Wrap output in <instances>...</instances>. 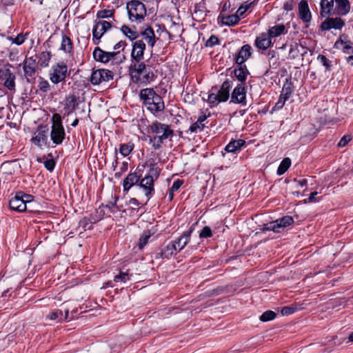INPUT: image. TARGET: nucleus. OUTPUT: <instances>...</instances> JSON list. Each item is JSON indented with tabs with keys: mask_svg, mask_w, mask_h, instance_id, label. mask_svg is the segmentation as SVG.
<instances>
[{
	"mask_svg": "<svg viewBox=\"0 0 353 353\" xmlns=\"http://www.w3.org/2000/svg\"><path fill=\"white\" fill-rule=\"evenodd\" d=\"M192 232V230L190 229L188 231L183 232L181 236L176 239L174 241H172L174 244H175V247L178 252L183 249L185 246L188 243L190 239Z\"/></svg>",
	"mask_w": 353,
	"mask_h": 353,
	"instance_id": "b1692460",
	"label": "nucleus"
},
{
	"mask_svg": "<svg viewBox=\"0 0 353 353\" xmlns=\"http://www.w3.org/2000/svg\"><path fill=\"white\" fill-rule=\"evenodd\" d=\"M130 72L132 79L137 83H148L154 78L153 72L148 70L143 61L131 63Z\"/></svg>",
	"mask_w": 353,
	"mask_h": 353,
	"instance_id": "39448f33",
	"label": "nucleus"
},
{
	"mask_svg": "<svg viewBox=\"0 0 353 353\" xmlns=\"http://www.w3.org/2000/svg\"><path fill=\"white\" fill-rule=\"evenodd\" d=\"M348 340L350 342H353V332L349 335Z\"/></svg>",
	"mask_w": 353,
	"mask_h": 353,
	"instance_id": "774afa93",
	"label": "nucleus"
},
{
	"mask_svg": "<svg viewBox=\"0 0 353 353\" xmlns=\"http://www.w3.org/2000/svg\"><path fill=\"white\" fill-rule=\"evenodd\" d=\"M114 78V73L109 70L98 69L92 71L90 82L92 85H99L103 82H108Z\"/></svg>",
	"mask_w": 353,
	"mask_h": 353,
	"instance_id": "f8f14e48",
	"label": "nucleus"
},
{
	"mask_svg": "<svg viewBox=\"0 0 353 353\" xmlns=\"http://www.w3.org/2000/svg\"><path fill=\"white\" fill-rule=\"evenodd\" d=\"M205 125L203 123H199V121H196L192 123L189 128V130L192 132H197L203 130Z\"/></svg>",
	"mask_w": 353,
	"mask_h": 353,
	"instance_id": "a18cd8bd",
	"label": "nucleus"
},
{
	"mask_svg": "<svg viewBox=\"0 0 353 353\" xmlns=\"http://www.w3.org/2000/svg\"><path fill=\"white\" fill-rule=\"evenodd\" d=\"M299 17L306 24H309L312 20V13L310 12L307 1L301 0L298 6Z\"/></svg>",
	"mask_w": 353,
	"mask_h": 353,
	"instance_id": "6ab92c4d",
	"label": "nucleus"
},
{
	"mask_svg": "<svg viewBox=\"0 0 353 353\" xmlns=\"http://www.w3.org/2000/svg\"><path fill=\"white\" fill-rule=\"evenodd\" d=\"M112 25L110 22L99 20L95 21L94 25L92 28V41L94 45H99L101 37L104 34L110 29H111Z\"/></svg>",
	"mask_w": 353,
	"mask_h": 353,
	"instance_id": "9b49d317",
	"label": "nucleus"
},
{
	"mask_svg": "<svg viewBox=\"0 0 353 353\" xmlns=\"http://www.w3.org/2000/svg\"><path fill=\"white\" fill-rule=\"evenodd\" d=\"M134 148V144L132 143L121 144L119 151L120 153L123 156L126 157L129 155Z\"/></svg>",
	"mask_w": 353,
	"mask_h": 353,
	"instance_id": "f704fd0d",
	"label": "nucleus"
},
{
	"mask_svg": "<svg viewBox=\"0 0 353 353\" xmlns=\"http://www.w3.org/2000/svg\"><path fill=\"white\" fill-rule=\"evenodd\" d=\"M117 200H118V197H114L113 201L109 202V203L105 205V208H110L112 212H114L115 211L114 210H112V208L114 207L117 208Z\"/></svg>",
	"mask_w": 353,
	"mask_h": 353,
	"instance_id": "4d7b16f0",
	"label": "nucleus"
},
{
	"mask_svg": "<svg viewBox=\"0 0 353 353\" xmlns=\"http://www.w3.org/2000/svg\"><path fill=\"white\" fill-rule=\"evenodd\" d=\"M317 59L325 67L326 70H329L330 68V61L325 55L319 54Z\"/></svg>",
	"mask_w": 353,
	"mask_h": 353,
	"instance_id": "de8ad7c7",
	"label": "nucleus"
},
{
	"mask_svg": "<svg viewBox=\"0 0 353 353\" xmlns=\"http://www.w3.org/2000/svg\"><path fill=\"white\" fill-rule=\"evenodd\" d=\"M285 32V27L283 24L274 26L270 28L268 35L272 37H276Z\"/></svg>",
	"mask_w": 353,
	"mask_h": 353,
	"instance_id": "7c9ffc66",
	"label": "nucleus"
},
{
	"mask_svg": "<svg viewBox=\"0 0 353 353\" xmlns=\"http://www.w3.org/2000/svg\"><path fill=\"white\" fill-rule=\"evenodd\" d=\"M182 184L183 181L178 179L173 183L170 189L172 192H176L179 190Z\"/></svg>",
	"mask_w": 353,
	"mask_h": 353,
	"instance_id": "5fc2aeb1",
	"label": "nucleus"
},
{
	"mask_svg": "<svg viewBox=\"0 0 353 353\" xmlns=\"http://www.w3.org/2000/svg\"><path fill=\"white\" fill-rule=\"evenodd\" d=\"M125 46V41H121L114 46V50H116L121 49L123 50L124 49Z\"/></svg>",
	"mask_w": 353,
	"mask_h": 353,
	"instance_id": "052dcab7",
	"label": "nucleus"
},
{
	"mask_svg": "<svg viewBox=\"0 0 353 353\" xmlns=\"http://www.w3.org/2000/svg\"><path fill=\"white\" fill-rule=\"evenodd\" d=\"M212 236V230L210 227H204L199 234L200 238H208Z\"/></svg>",
	"mask_w": 353,
	"mask_h": 353,
	"instance_id": "09e8293b",
	"label": "nucleus"
},
{
	"mask_svg": "<svg viewBox=\"0 0 353 353\" xmlns=\"http://www.w3.org/2000/svg\"><path fill=\"white\" fill-rule=\"evenodd\" d=\"M37 58L34 57L26 58L23 62V71L27 81H29V77H32L36 72Z\"/></svg>",
	"mask_w": 353,
	"mask_h": 353,
	"instance_id": "aec40b11",
	"label": "nucleus"
},
{
	"mask_svg": "<svg viewBox=\"0 0 353 353\" xmlns=\"http://www.w3.org/2000/svg\"><path fill=\"white\" fill-rule=\"evenodd\" d=\"M19 193H21V196H23V200L24 201V203H26V206L28 207V210L32 212V210L31 209V205H32V203L33 202V196L30 195V194H24L21 192H19Z\"/></svg>",
	"mask_w": 353,
	"mask_h": 353,
	"instance_id": "79ce46f5",
	"label": "nucleus"
},
{
	"mask_svg": "<svg viewBox=\"0 0 353 353\" xmlns=\"http://www.w3.org/2000/svg\"><path fill=\"white\" fill-rule=\"evenodd\" d=\"M294 222L293 218L290 216H285L274 221L263 225V231H273L274 232H282L287 226Z\"/></svg>",
	"mask_w": 353,
	"mask_h": 353,
	"instance_id": "9d476101",
	"label": "nucleus"
},
{
	"mask_svg": "<svg viewBox=\"0 0 353 353\" xmlns=\"http://www.w3.org/2000/svg\"><path fill=\"white\" fill-rule=\"evenodd\" d=\"M148 132L150 134V143L152 145L154 150L159 149L163 142L174 134L173 130L168 124L157 121L152 122L148 126Z\"/></svg>",
	"mask_w": 353,
	"mask_h": 353,
	"instance_id": "f03ea898",
	"label": "nucleus"
},
{
	"mask_svg": "<svg viewBox=\"0 0 353 353\" xmlns=\"http://www.w3.org/2000/svg\"><path fill=\"white\" fill-rule=\"evenodd\" d=\"M68 75V66L64 63L52 65L49 73V79L52 83L57 84L64 81Z\"/></svg>",
	"mask_w": 353,
	"mask_h": 353,
	"instance_id": "1a4fd4ad",
	"label": "nucleus"
},
{
	"mask_svg": "<svg viewBox=\"0 0 353 353\" xmlns=\"http://www.w3.org/2000/svg\"><path fill=\"white\" fill-rule=\"evenodd\" d=\"M320 6L322 17L345 16L350 12L351 9L349 0H321Z\"/></svg>",
	"mask_w": 353,
	"mask_h": 353,
	"instance_id": "7ed1b4c3",
	"label": "nucleus"
},
{
	"mask_svg": "<svg viewBox=\"0 0 353 353\" xmlns=\"http://www.w3.org/2000/svg\"><path fill=\"white\" fill-rule=\"evenodd\" d=\"M126 9L131 22L141 23L143 21L147 12L143 3L139 0L130 1L126 4Z\"/></svg>",
	"mask_w": 353,
	"mask_h": 353,
	"instance_id": "423d86ee",
	"label": "nucleus"
},
{
	"mask_svg": "<svg viewBox=\"0 0 353 353\" xmlns=\"http://www.w3.org/2000/svg\"><path fill=\"white\" fill-rule=\"evenodd\" d=\"M52 120L51 139L56 145L61 144L65 136V130L62 125L61 117L56 113L53 114Z\"/></svg>",
	"mask_w": 353,
	"mask_h": 353,
	"instance_id": "0eeeda50",
	"label": "nucleus"
},
{
	"mask_svg": "<svg viewBox=\"0 0 353 353\" xmlns=\"http://www.w3.org/2000/svg\"><path fill=\"white\" fill-rule=\"evenodd\" d=\"M145 50V43L143 40H137L134 41L131 52V63L142 61Z\"/></svg>",
	"mask_w": 353,
	"mask_h": 353,
	"instance_id": "dca6fc26",
	"label": "nucleus"
},
{
	"mask_svg": "<svg viewBox=\"0 0 353 353\" xmlns=\"http://www.w3.org/2000/svg\"><path fill=\"white\" fill-rule=\"evenodd\" d=\"M130 203L133 205H139V201L137 199H131L130 200Z\"/></svg>",
	"mask_w": 353,
	"mask_h": 353,
	"instance_id": "69168bd1",
	"label": "nucleus"
},
{
	"mask_svg": "<svg viewBox=\"0 0 353 353\" xmlns=\"http://www.w3.org/2000/svg\"><path fill=\"white\" fill-rule=\"evenodd\" d=\"M219 43V39L216 36H211L207 41V46H213Z\"/></svg>",
	"mask_w": 353,
	"mask_h": 353,
	"instance_id": "6e6d98bb",
	"label": "nucleus"
},
{
	"mask_svg": "<svg viewBox=\"0 0 353 353\" xmlns=\"http://www.w3.org/2000/svg\"><path fill=\"white\" fill-rule=\"evenodd\" d=\"M276 316V314L272 310H267L260 316V320L263 322H267L274 319Z\"/></svg>",
	"mask_w": 353,
	"mask_h": 353,
	"instance_id": "ea45409f",
	"label": "nucleus"
},
{
	"mask_svg": "<svg viewBox=\"0 0 353 353\" xmlns=\"http://www.w3.org/2000/svg\"><path fill=\"white\" fill-rule=\"evenodd\" d=\"M26 39V35L23 34L22 33L19 34L15 38H12L11 37H8L9 40L12 41L13 43H15L18 46L22 44L25 41Z\"/></svg>",
	"mask_w": 353,
	"mask_h": 353,
	"instance_id": "c03bdc74",
	"label": "nucleus"
},
{
	"mask_svg": "<svg viewBox=\"0 0 353 353\" xmlns=\"http://www.w3.org/2000/svg\"><path fill=\"white\" fill-rule=\"evenodd\" d=\"M245 141L242 139L231 141L225 148L228 152H236L238 150L244 145Z\"/></svg>",
	"mask_w": 353,
	"mask_h": 353,
	"instance_id": "c756f323",
	"label": "nucleus"
},
{
	"mask_svg": "<svg viewBox=\"0 0 353 353\" xmlns=\"http://www.w3.org/2000/svg\"><path fill=\"white\" fill-rule=\"evenodd\" d=\"M73 43L71 39L65 34H62L60 50L65 53H70L72 51Z\"/></svg>",
	"mask_w": 353,
	"mask_h": 353,
	"instance_id": "c85d7f7f",
	"label": "nucleus"
},
{
	"mask_svg": "<svg viewBox=\"0 0 353 353\" xmlns=\"http://www.w3.org/2000/svg\"><path fill=\"white\" fill-rule=\"evenodd\" d=\"M141 36L142 38L141 40H145L150 47L152 48L154 46L157 38L156 37L155 33L151 27H148L142 31Z\"/></svg>",
	"mask_w": 353,
	"mask_h": 353,
	"instance_id": "393cba45",
	"label": "nucleus"
},
{
	"mask_svg": "<svg viewBox=\"0 0 353 353\" xmlns=\"http://www.w3.org/2000/svg\"><path fill=\"white\" fill-rule=\"evenodd\" d=\"M294 87L291 82H286L284 83L281 95L279 97V101L275 105V108L281 109L282 108L285 101L291 97L293 92Z\"/></svg>",
	"mask_w": 353,
	"mask_h": 353,
	"instance_id": "a211bd4d",
	"label": "nucleus"
},
{
	"mask_svg": "<svg viewBox=\"0 0 353 353\" xmlns=\"http://www.w3.org/2000/svg\"><path fill=\"white\" fill-rule=\"evenodd\" d=\"M51 58V54L50 52H42L40 54L39 61L41 67H46L48 65V63Z\"/></svg>",
	"mask_w": 353,
	"mask_h": 353,
	"instance_id": "e433bc0d",
	"label": "nucleus"
},
{
	"mask_svg": "<svg viewBox=\"0 0 353 353\" xmlns=\"http://www.w3.org/2000/svg\"><path fill=\"white\" fill-rule=\"evenodd\" d=\"M271 37L265 33L261 34L255 40L256 46L261 50H266L271 46Z\"/></svg>",
	"mask_w": 353,
	"mask_h": 353,
	"instance_id": "a878e982",
	"label": "nucleus"
},
{
	"mask_svg": "<svg viewBox=\"0 0 353 353\" xmlns=\"http://www.w3.org/2000/svg\"><path fill=\"white\" fill-rule=\"evenodd\" d=\"M345 25V21L341 19V16L336 17L327 16V19L321 23L320 28L323 31H329L332 29L341 30Z\"/></svg>",
	"mask_w": 353,
	"mask_h": 353,
	"instance_id": "4468645a",
	"label": "nucleus"
},
{
	"mask_svg": "<svg viewBox=\"0 0 353 353\" xmlns=\"http://www.w3.org/2000/svg\"><path fill=\"white\" fill-rule=\"evenodd\" d=\"M23 196H21V193H17L14 197L10 199L9 202L10 208L17 212H22L28 210L26 203L23 200Z\"/></svg>",
	"mask_w": 353,
	"mask_h": 353,
	"instance_id": "412c9836",
	"label": "nucleus"
},
{
	"mask_svg": "<svg viewBox=\"0 0 353 353\" xmlns=\"http://www.w3.org/2000/svg\"><path fill=\"white\" fill-rule=\"evenodd\" d=\"M140 98L144 106L152 114L162 112L165 108L161 97L152 88L142 89L140 92Z\"/></svg>",
	"mask_w": 353,
	"mask_h": 353,
	"instance_id": "20e7f679",
	"label": "nucleus"
},
{
	"mask_svg": "<svg viewBox=\"0 0 353 353\" xmlns=\"http://www.w3.org/2000/svg\"><path fill=\"white\" fill-rule=\"evenodd\" d=\"M319 194L318 192H312L307 199V201L305 200V203H312L317 201V199H316V196Z\"/></svg>",
	"mask_w": 353,
	"mask_h": 353,
	"instance_id": "13d9d810",
	"label": "nucleus"
},
{
	"mask_svg": "<svg viewBox=\"0 0 353 353\" xmlns=\"http://www.w3.org/2000/svg\"><path fill=\"white\" fill-rule=\"evenodd\" d=\"M234 74L236 79L241 83L244 82L248 75L250 74L245 65H237V68L234 70Z\"/></svg>",
	"mask_w": 353,
	"mask_h": 353,
	"instance_id": "cd10ccee",
	"label": "nucleus"
},
{
	"mask_svg": "<svg viewBox=\"0 0 353 353\" xmlns=\"http://www.w3.org/2000/svg\"><path fill=\"white\" fill-rule=\"evenodd\" d=\"M350 140H351V138H350V136H348V135H345V136H343V137L341 139L340 141H339V143H338V145H339V147H344V146H345V145L348 143V142H349Z\"/></svg>",
	"mask_w": 353,
	"mask_h": 353,
	"instance_id": "603ef678",
	"label": "nucleus"
},
{
	"mask_svg": "<svg viewBox=\"0 0 353 353\" xmlns=\"http://www.w3.org/2000/svg\"><path fill=\"white\" fill-rule=\"evenodd\" d=\"M178 252L173 241H170L156 254L157 259H169Z\"/></svg>",
	"mask_w": 353,
	"mask_h": 353,
	"instance_id": "4be33fe9",
	"label": "nucleus"
},
{
	"mask_svg": "<svg viewBox=\"0 0 353 353\" xmlns=\"http://www.w3.org/2000/svg\"><path fill=\"white\" fill-rule=\"evenodd\" d=\"M252 48L250 45L245 44L243 46L239 51L238 54L235 57V61L237 65H243V63L250 57Z\"/></svg>",
	"mask_w": 353,
	"mask_h": 353,
	"instance_id": "5701e85b",
	"label": "nucleus"
},
{
	"mask_svg": "<svg viewBox=\"0 0 353 353\" xmlns=\"http://www.w3.org/2000/svg\"><path fill=\"white\" fill-rule=\"evenodd\" d=\"M48 319L59 322L63 319V312L60 310H56L49 314Z\"/></svg>",
	"mask_w": 353,
	"mask_h": 353,
	"instance_id": "a19ab883",
	"label": "nucleus"
},
{
	"mask_svg": "<svg viewBox=\"0 0 353 353\" xmlns=\"http://www.w3.org/2000/svg\"><path fill=\"white\" fill-rule=\"evenodd\" d=\"M93 57L97 61L108 63L110 61H114L119 59V62H122L125 56L120 54V52H106L99 47H97L93 51Z\"/></svg>",
	"mask_w": 353,
	"mask_h": 353,
	"instance_id": "6e6552de",
	"label": "nucleus"
},
{
	"mask_svg": "<svg viewBox=\"0 0 353 353\" xmlns=\"http://www.w3.org/2000/svg\"><path fill=\"white\" fill-rule=\"evenodd\" d=\"M240 19L235 14L229 16L223 17L222 18V23L228 26H232L237 24Z\"/></svg>",
	"mask_w": 353,
	"mask_h": 353,
	"instance_id": "2f4dec72",
	"label": "nucleus"
},
{
	"mask_svg": "<svg viewBox=\"0 0 353 353\" xmlns=\"http://www.w3.org/2000/svg\"><path fill=\"white\" fill-rule=\"evenodd\" d=\"M253 3L254 2L248 3L246 1L241 6V7H244V8L248 10Z\"/></svg>",
	"mask_w": 353,
	"mask_h": 353,
	"instance_id": "e2e57ef3",
	"label": "nucleus"
},
{
	"mask_svg": "<svg viewBox=\"0 0 353 353\" xmlns=\"http://www.w3.org/2000/svg\"><path fill=\"white\" fill-rule=\"evenodd\" d=\"M48 128L46 125H39L31 139L32 142L39 148L47 144Z\"/></svg>",
	"mask_w": 353,
	"mask_h": 353,
	"instance_id": "2eb2a0df",
	"label": "nucleus"
},
{
	"mask_svg": "<svg viewBox=\"0 0 353 353\" xmlns=\"http://www.w3.org/2000/svg\"><path fill=\"white\" fill-rule=\"evenodd\" d=\"M152 236V233L150 231H144L143 234L139 239V248L143 249V247L148 243V239Z\"/></svg>",
	"mask_w": 353,
	"mask_h": 353,
	"instance_id": "4c0bfd02",
	"label": "nucleus"
},
{
	"mask_svg": "<svg viewBox=\"0 0 353 353\" xmlns=\"http://www.w3.org/2000/svg\"><path fill=\"white\" fill-rule=\"evenodd\" d=\"M281 312L283 315H290L295 312V308L285 306L281 309Z\"/></svg>",
	"mask_w": 353,
	"mask_h": 353,
	"instance_id": "3c124183",
	"label": "nucleus"
},
{
	"mask_svg": "<svg viewBox=\"0 0 353 353\" xmlns=\"http://www.w3.org/2000/svg\"><path fill=\"white\" fill-rule=\"evenodd\" d=\"M44 165L48 170L52 171L54 168L55 162L53 159H48L44 162Z\"/></svg>",
	"mask_w": 353,
	"mask_h": 353,
	"instance_id": "8fccbe9b",
	"label": "nucleus"
},
{
	"mask_svg": "<svg viewBox=\"0 0 353 353\" xmlns=\"http://www.w3.org/2000/svg\"><path fill=\"white\" fill-rule=\"evenodd\" d=\"M15 74L9 68H0V84L11 91L15 89Z\"/></svg>",
	"mask_w": 353,
	"mask_h": 353,
	"instance_id": "ddd939ff",
	"label": "nucleus"
},
{
	"mask_svg": "<svg viewBox=\"0 0 353 353\" xmlns=\"http://www.w3.org/2000/svg\"><path fill=\"white\" fill-rule=\"evenodd\" d=\"M231 86V81H230L227 80L223 83L217 93L219 101L225 102L229 99Z\"/></svg>",
	"mask_w": 353,
	"mask_h": 353,
	"instance_id": "bb28decb",
	"label": "nucleus"
},
{
	"mask_svg": "<svg viewBox=\"0 0 353 353\" xmlns=\"http://www.w3.org/2000/svg\"><path fill=\"white\" fill-rule=\"evenodd\" d=\"M159 172L160 170L157 167L152 166L148 174L142 179L141 175L137 172L129 173L123 182V191L128 192L133 185L138 184L146 196H151L154 192V182L159 177Z\"/></svg>",
	"mask_w": 353,
	"mask_h": 353,
	"instance_id": "f257e3e1",
	"label": "nucleus"
},
{
	"mask_svg": "<svg viewBox=\"0 0 353 353\" xmlns=\"http://www.w3.org/2000/svg\"><path fill=\"white\" fill-rule=\"evenodd\" d=\"M121 30L123 34L128 37L130 40H134L137 37V32L127 26H123Z\"/></svg>",
	"mask_w": 353,
	"mask_h": 353,
	"instance_id": "72a5a7b5",
	"label": "nucleus"
},
{
	"mask_svg": "<svg viewBox=\"0 0 353 353\" xmlns=\"http://www.w3.org/2000/svg\"><path fill=\"white\" fill-rule=\"evenodd\" d=\"M247 10L244 8V7H241V6L239 8V9L237 10L236 12V15L238 16V17L240 19L241 17L243 16L244 13L246 12Z\"/></svg>",
	"mask_w": 353,
	"mask_h": 353,
	"instance_id": "bf43d9fd",
	"label": "nucleus"
},
{
	"mask_svg": "<svg viewBox=\"0 0 353 353\" xmlns=\"http://www.w3.org/2000/svg\"><path fill=\"white\" fill-rule=\"evenodd\" d=\"M127 170H128V163L123 162L121 167V172H123L127 171Z\"/></svg>",
	"mask_w": 353,
	"mask_h": 353,
	"instance_id": "0e129e2a",
	"label": "nucleus"
},
{
	"mask_svg": "<svg viewBox=\"0 0 353 353\" xmlns=\"http://www.w3.org/2000/svg\"><path fill=\"white\" fill-rule=\"evenodd\" d=\"M130 279L129 275L127 272H121L119 274L116 275L114 278L115 282L125 283Z\"/></svg>",
	"mask_w": 353,
	"mask_h": 353,
	"instance_id": "37998d69",
	"label": "nucleus"
},
{
	"mask_svg": "<svg viewBox=\"0 0 353 353\" xmlns=\"http://www.w3.org/2000/svg\"><path fill=\"white\" fill-rule=\"evenodd\" d=\"M39 89L43 92H46L49 90L50 84L47 80L42 79L38 84Z\"/></svg>",
	"mask_w": 353,
	"mask_h": 353,
	"instance_id": "49530a36",
	"label": "nucleus"
},
{
	"mask_svg": "<svg viewBox=\"0 0 353 353\" xmlns=\"http://www.w3.org/2000/svg\"><path fill=\"white\" fill-rule=\"evenodd\" d=\"M295 181H296V182H297V183H298L300 186H301V187L306 185H307V179H302V180H300V181H296V180H295Z\"/></svg>",
	"mask_w": 353,
	"mask_h": 353,
	"instance_id": "680f3d73",
	"label": "nucleus"
},
{
	"mask_svg": "<svg viewBox=\"0 0 353 353\" xmlns=\"http://www.w3.org/2000/svg\"><path fill=\"white\" fill-rule=\"evenodd\" d=\"M291 165V160L290 158H285L281 162L278 169H277V174L282 175L283 174L290 168Z\"/></svg>",
	"mask_w": 353,
	"mask_h": 353,
	"instance_id": "473e14b6",
	"label": "nucleus"
},
{
	"mask_svg": "<svg viewBox=\"0 0 353 353\" xmlns=\"http://www.w3.org/2000/svg\"><path fill=\"white\" fill-rule=\"evenodd\" d=\"M114 14V10H101L97 12V19H108L113 18Z\"/></svg>",
	"mask_w": 353,
	"mask_h": 353,
	"instance_id": "c9c22d12",
	"label": "nucleus"
},
{
	"mask_svg": "<svg viewBox=\"0 0 353 353\" xmlns=\"http://www.w3.org/2000/svg\"><path fill=\"white\" fill-rule=\"evenodd\" d=\"M231 103L246 104V91L244 85L238 84L231 94Z\"/></svg>",
	"mask_w": 353,
	"mask_h": 353,
	"instance_id": "f3484780",
	"label": "nucleus"
},
{
	"mask_svg": "<svg viewBox=\"0 0 353 353\" xmlns=\"http://www.w3.org/2000/svg\"><path fill=\"white\" fill-rule=\"evenodd\" d=\"M206 119H207V117H206L205 114H203V115L200 116V117H199V119H198V120H197V121H199V123H203V121H204Z\"/></svg>",
	"mask_w": 353,
	"mask_h": 353,
	"instance_id": "338daca9",
	"label": "nucleus"
},
{
	"mask_svg": "<svg viewBox=\"0 0 353 353\" xmlns=\"http://www.w3.org/2000/svg\"><path fill=\"white\" fill-rule=\"evenodd\" d=\"M208 101L210 103H219V98L218 97L217 94L211 93L208 96Z\"/></svg>",
	"mask_w": 353,
	"mask_h": 353,
	"instance_id": "864d4df0",
	"label": "nucleus"
},
{
	"mask_svg": "<svg viewBox=\"0 0 353 353\" xmlns=\"http://www.w3.org/2000/svg\"><path fill=\"white\" fill-rule=\"evenodd\" d=\"M65 105L68 108H70L72 110H74L77 105V97L74 94L67 97L65 99Z\"/></svg>",
	"mask_w": 353,
	"mask_h": 353,
	"instance_id": "58836bf2",
	"label": "nucleus"
}]
</instances>
